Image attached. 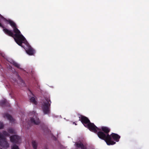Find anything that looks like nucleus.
Returning a JSON list of instances; mask_svg holds the SVG:
<instances>
[{
    "mask_svg": "<svg viewBox=\"0 0 149 149\" xmlns=\"http://www.w3.org/2000/svg\"><path fill=\"white\" fill-rule=\"evenodd\" d=\"M0 26L3 28V31L6 34L13 37L15 41L19 46H22V43L25 44L24 48L29 55H33L34 53L33 49L29 45L20 31L16 28L15 24L10 20H6L0 15Z\"/></svg>",
    "mask_w": 149,
    "mask_h": 149,
    "instance_id": "obj_1",
    "label": "nucleus"
},
{
    "mask_svg": "<svg viewBox=\"0 0 149 149\" xmlns=\"http://www.w3.org/2000/svg\"><path fill=\"white\" fill-rule=\"evenodd\" d=\"M97 134L100 139L105 141L107 145H113L116 143V142L112 140L111 136L109 134H106L102 131L98 132Z\"/></svg>",
    "mask_w": 149,
    "mask_h": 149,
    "instance_id": "obj_2",
    "label": "nucleus"
},
{
    "mask_svg": "<svg viewBox=\"0 0 149 149\" xmlns=\"http://www.w3.org/2000/svg\"><path fill=\"white\" fill-rule=\"evenodd\" d=\"M51 102L49 97H45L41 102V108L45 114L50 112V108Z\"/></svg>",
    "mask_w": 149,
    "mask_h": 149,
    "instance_id": "obj_3",
    "label": "nucleus"
},
{
    "mask_svg": "<svg viewBox=\"0 0 149 149\" xmlns=\"http://www.w3.org/2000/svg\"><path fill=\"white\" fill-rule=\"evenodd\" d=\"M9 136V134L6 131L3 132L2 133H0V146L2 148H7L9 147V145L5 136Z\"/></svg>",
    "mask_w": 149,
    "mask_h": 149,
    "instance_id": "obj_4",
    "label": "nucleus"
},
{
    "mask_svg": "<svg viewBox=\"0 0 149 149\" xmlns=\"http://www.w3.org/2000/svg\"><path fill=\"white\" fill-rule=\"evenodd\" d=\"M30 116V122L35 124L37 125L39 123V119L36 117L37 114L35 112L33 111L30 112L29 114Z\"/></svg>",
    "mask_w": 149,
    "mask_h": 149,
    "instance_id": "obj_5",
    "label": "nucleus"
},
{
    "mask_svg": "<svg viewBox=\"0 0 149 149\" xmlns=\"http://www.w3.org/2000/svg\"><path fill=\"white\" fill-rule=\"evenodd\" d=\"M85 127H87L90 131L95 133H97L98 130H100V128L96 127L93 123L91 122L86 125Z\"/></svg>",
    "mask_w": 149,
    "mask_h": 149,
    "instance_id": "obj_6",
    "label": "nucleus"
},
{
    "mask_svg": "<svg viewBox=\"0 0 149 149\" xmlns=\"http://www.w3.org/2000/svg\"><path fill=\"white\" fill-rule=\"evenodd\" d=\"M10 141L13 143H18L20 141V137L16 135L11 136L10 137Z\"/></svg>",
    "mask_w": 149,
    "mask_h": 149,
    "instance_id": "obj_7",
    "label": "nucleus"
},
{
    "mask_svg": "<svg viewBox=\"0 0 149 149\" xmlns=\"http://www.w3.org/2000/svg\"><path fill=\"white\" fill-rule=\"evenodd\" d=\"M80 120H81L82 123L85 126V125L88 124V123H90L91 122L87 117L83 116H81V118Z\"/></svg>",
    "mask_w": 149,
    "mask_h": 149,
    "instance_id": "obj_8",
    "label": "nucleus"
},
{
    "mask_svg": "<svg viewBox=\"0 0 149 149\" xmlns=\"http://www.w3.org/2000/svg\"><path fill=\"white\" fill-rule=\"evenodd\" d=\"M111 138H112L115 141L118 142L120 138V136L117 134L112 133L110 135Z\"/></svg>",
    "mask_w": 149,
    "mask_h": 149,
    "instance_id": "obj_9",
    "label": "nucleus"
},
{
    "mask_svg": "<svg viewBox=\"0 0 149 149\" xmlns=\"http://www.w3.org/2000/svg\"><path fill=\"white\" fill-rule=\"evenodd\" d=\"M76 147L78 148H80L81 149H87V147L86 146L81 142H77L76 143Z\"/></svg>",
    "mask_w": 149,
    "mask_h": 149,
    "instance_id": "obj_10",
    "label": "nucleus"
},
{
    "mask_svg": "<svg viewBox=\"0 0 149 149\" xmlns=\"http://www.w3.org/2000/svg\"><path fill=\"white\" fill-rule=\"evenodd\" d=\"M100 130H102L106 134H109V133L110 131V129L107 127L102 126L100 129Z\"/></svg>",
    "mask_w": 149,
    "mask_h": 149,
    "instance_id": "obj_11",
    "label": "nucleus"
},
{
    "mask_svg": "<svg viewBox=\"0 0 149 149\" xmlns=\"http://www.w3.org/2000/svg\"><path fill=\"white\" fill-rule=\"evenodd\" d=\"M8 61L17 68L19 69L21 68H20V65L19 64L15 62V61L12 60H10V61Z\"/></svg>",
    "mask_w": 149,
    "mask_h": 149,
    "instance_id": "obj_12",
    "label": "nucleus"
},
{
    "mask_svg": "<svg viewBox=\"0 0 149 149\" xmlns=\"http://www.w3.org/2000/svg\"><path fill=\"white\" fill-rule=\"evenodd\" d=\"M4 117L5 118H7L10 121H12L14 120L13 118L12 117L9 115L8 114H6L4 116Z\"/></svg>",
    "mask_w": 149,
    "mask_h": 149,
    "instance_id": "obj_13",
    "label": "nucleus"
},
{
    "mask_svg": "<svg viewBox=\"0 0 149 149\" xmlns=\"http://www.w3.org/2000/svg\"><path fill=\"white\" fill-rule=\"evenodd\" d=\"M31 102H32L33 104H37V102L34 97H32L30 99Z\"/></svg>",
    "mask_w": 149,
    "mask_h": 149,
    "instance_id": "obj_14",
    "label": "nucleus"
},
{
    "mask_svg": "<svg viewBox=\"0 0 149 149\" xmlns=\"http://www.w3.org/2000/svg\"><path fill=\"white\" fill-rule=\"evenodd\" d=\"M32 144L33 147L34 149H36L37 144L34 141L32 142Z\"/></svg>",
    "mask_w": 149,
    "mask_h": 149,
    "instance_id": "obj_15",
    "label": "nucleus"
},
{
    "mask_svg": "<svg viewBox=\"0 0 149 149\" xmlns=\"http://www.w3.org/2000/svg\"><path fill=\"white\" fill-rule=\"evenodd\" d=\"M9 132L12 133H15V130L12 129H10L9 130Z\"/></svg>",
    "mask_w": 149,
    "mask_h": 149,
    "instance_id": "obj_16",
    "label": "nucleus"
},
{
    "mask_svg": "<svg viewBox=\"0 0 149 149\" xmlns=\"http://www.w3.org/2000/svg\"><path fill=\"white\" fill-rule=\"evenodd\" d=\"M3 127V125L2 123L0 122V129H1Z\"/></svg>",
    "mask_w": 149,
    "mask_h": 149,
    "instance_id": "obj_17",
    "label": "nucleus"
},
{
    "mask_svg": "<svg viewBox=\"0 0 149 149\" xmlns=\"http://www.w3.org/2000/svg\"><path fill=\"white\" fill-rule=\"evenodd\" d=\"M2 55L3 57H4V56H3L2 54Z\"/></svg>",
    "mask_w": 149,
    "mask_h": 149,
    "instance_id": "obj_18",
    "label": "nucleus"
},
{
    "mask_svg": "<svg viewBox=\"0 0 149 149\" xmlns=\"http://www.w3.org/2000/svg\"><path fill=\"white\" fill-rule=\"evenodd\" d=\"M75 125H76V123H75Z\"/></svg>",
    "mask_w": 149,
    "mask_h": 149,
    "instance_id": "obj_19",
    "label": "nucleus"
},
{
    "mask_svg": "<svg viewBox=\"0 0 149 149\" xmlns=\"http://www.w3.org/2000/svg\"><path fill=\"white\" fill-rule=\"evenodd\" d=\"M4 102H6V101L5 100V101H4Z\"/></svg>",
    "mask_w": 149,
    "mask_h": 149,
    "instance_id": "obj_20",
    "label": "nucleus"
}]
</instances>
